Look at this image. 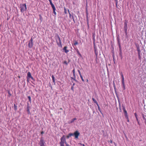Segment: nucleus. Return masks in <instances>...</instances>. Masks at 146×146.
<instances>
[{"instance_id":"nucleus-1","label":"nucleus","mask_w":146,"mask_h":146,"mask_svg":"<svg viewBox=\"0 0 146 146\" xmlns=\"http://www.w3.org/2000/svg\"><path fill=\"white\" fill-rule=\"evenodd\" d=\"M55 37L56 42L58 46L61 48L62 47V42L58 35L57 34L55 36Z\"/></svg>"},{"instance_id":"nucleus-2","label":"nucleus","mask_w":146,"mask_h":146,"mask_svg":"<svg viewBox=\"0 0 146 146\" xmlns=\"http://www.w3.org/2000/svg\"><path fill=\"white\" fill-rule=\"evenodd\" d=\"M67 143L65 138V135H63L60 138V146H64V144L65 143L66 144Z\"/></svg>"},{"instance_id":"nucleus-3","label":"nucleus","mask_w":146,"mask_h":146,"mask_svg":"<svg viewBox=\"0 0 146 146\" xmlns=\"http://www.w3.org/2000/svg\"><path fill=\"white\" fill-rule=\"evenodd\" d=\"M21 11L22 13L25 12L27 10L26 5L25 4H21L20 5Z\"/></svg>"},{"instance_id":"nucleus-4","label":"nucleus","mask_w":146,"mask_h":146,"mask_svg":"<svg viewBox=\"0 0 146 146\" xmlns=\"http://www.w3.org/2000/svg\"><path fill=\"white\" fill-rule=\"evenodd\" d=\"M33 39L32 38H31L30 40L29 41L28 44V46L30 48H31L33 47Z\"/></svg>"},{"instance_id":"nucleus-5","label":"nucleus","mask_w":146,"mask_h":146,"mask_svg":"<svg viewBox=\"0 0 146 146\" xmlns=\"http://www.w3.org/2000/svg\"><path fill=\"white\" fill-rule=\"evenodd\" d=\"M74 136H75V137L76 139H78V136L80 134V133L77 131H76L74 133H73Z\"/></svg>"},{"instance_id":"nucleus-6","label":"nucleus","mask_w":146,"mask_h":146,"mask_svg":"<svg viewBox=\"0 0 146 146\" xmlns=\"http://www.w3.org/2000/svg\"><path fill=\"white\" fill-rule=\"evenodd\" d=\"M27 78L28 79L31 78L32 80H34V78L31 76V73L30 72H28L27 73Z\"/></svg>"},{"instance_id":"nucleus-7","label":"nucleus","mask_w":146,"mask_h":146,"mask_svg":"<svg viewBox=\"0 0 146 146\" xmlns=\"http://www.w3.org/2000/svg\"><path fill=\"white\" fill-rule=\"evenodd\" d=\"M45 143L44 140L42 138L40 141L39 142V144L40 145V146H45L44 144Z\"/></svg>"},{"instance_id":"nucleus-8","label":"nucleus","mask_w":146,"mask_h":146,"mask_svg":"<svg viewBox=\"0 0 146 146\" xmlns=\"http://www.w3.org/2000/svg\"><path fill=\"white\" fill-rule=\"evenodd\" d=\"M67 48V46H65L63 49V50L64 51V52L66 53L69 52V50L66 49Z\"/></svg>"},{"instance_id":"nucleus-9","label":"nucleus","mask_w":146,"mask_h":146,"mask_svg":"<svg viewBox=\"0 0 146 146\" xmlns=\"http://www.w3.org/2000/svg\"><path fill=\"white\" fill-rule=\"evenodd\" d=\"M124 31L125 32V34L127 35V26H124Z\"/></svg>"},{"instance_id":"nucleus-10","label":"nucleus","mask_w":146,"mask_h":146,"mask_svg":"<svg viewBox=\"0 0 146 146\" xmlns=\"http://www.w3.org/2000/svg\"><path fill=\"white\" fill-rule=\"evenodd\" d=\"M76 119H77L76 118H74L73 119H72L70 122L69 121L68 122V123H72L75 120H76Z\"/></svg>"},{"instance_id":"nucleus-11","label":"nucleus","mask_w":146,"mask_h":146,"mask_svg":"<svg viewBox=\"0 0 146 146\" xmlns=\"http://www.w3.org/2000/svg\"><path fill=\"white\" fill-rule=\"evenodd\" d=\"M92 99L93 101H94V103L96 104V105L97 106H98V103L96 101V100L94 98H93Z\"/></svg>"},{"instance_id":"nucleus-12","label":"nucleus","mask_w":146,"mask_h":146,"mask_svg":"<svg viewBox=\"0 0 146 146\" xmlns=\"http://www.w3.org/2000/svg\"><path fill=\"white\" fill-rule=\"evenodd\" d=\"M76 51L77 52V54L80 56V57H82V55L80 53L79 50L78 49L76 50Z\"/></svg>"},{"instance_id":"nucleus-13","label":"nucleus","mask_w":146,"mask_h":146,"mask_svg":"<svg viewBox=\"0 0 146 146\" xmlns=\"http://www.w3.org/2000/svg\"><path fill=\"white\" fill-rule=\"evenodd\" d=\"M122 86H123V90H125V84H124V82H122Z\"/></svg>"},{"instance_id":"nucleus-14","label":"nucleus","mask_w":146,"mask_h":146,"mask_svg":"<svg viewBox=\"0 0 146 146\" xmlns=\"http://www.w3.org/2000/svg\"><path fill=\"white\" fill-rule=\"evenodd\" d=\"M123 110L124 113V114L127 113V111L125 110V107H123Z\"/></svg>"},{"instance_id":"nucleus-15","label":"nucleus","mask_w":146,"mask_h":146,"mask_svg":"<svg viewBox=\"0 0 146 146\" xmlns=\"http://www.w3.org/2000/svg\"><path fill=\"white\" fill-rule=\"evenodd\" d=\"M121 77L122 78V82H124V78L123 76V74L121 73Z\"/></svg>"},{"instance_id":"nucleus-16","label":"nucleus","mask_w":146,"mask_h":146,"mask_svg":"<svg viewBox=\"0 0 146 146\" xmlns=\"http://www.w3.org/2000/svg\"><path fill=\"white\" fill-rule=\"evenodd\" d=\"M118 45H119V48L120 49V50H121V45H120V43L119 40V39H118Z\"/></svg>"},{"instance_id":"nucleus-17","label":"nucleus","mask_w":146,"mask_h":146,"mask_svg":"<svg viewBox=\"0 0 146 146\" xmlns=\"http://www.w3.org/2000/svg\"><path fill=\"white\" fill-rule=\"evenodd\" d=\"M134 115H135V118H136V119L137 121H138V119L137 118V113H135Z\"/></svg>"},{"instance_id":"nucleus-18","label":"nucleus","mask_w":146,"mask_h":146,"mask_svg":"<svg viewBox=\"0 0 146 146\" xmlns=\"http://www.w3.org/2000/svg\"><path fill=\"white\" fill-rule=\"evenodd\" d=\"M13 107H14V110H15L16 111L17 110V106L15 104H14Z\"/></svg>"},{"instance_id":"nucleus-19","label":"nucleus","mask_w":146,"mask_h":146,"mask_svg":"<svg viewBox=\"0 0 146 146\" xmlns=\"http://www.w3.org/2000/svg\"><path fill=\"white\" fill-rule=\"evenodd\" d=\"M137 51H138V54L140 53L141 51L139 48V47H137Z\"/></svg>"},{"instance_id":"nucleus-20","label":"nucleus","mask_w":146,"mask_h":146,"mask_svg":"<svg viewBox=\"0 0 146 146\" xmlns=\"http://www.w3.org/2000/svg\"><path fill=\"white\" fill-rule=\"evenodd\" d=\"M27 111L28 113V114H31V112H30V108H27Z\"/></svg>"},{"instance_id":"nucleus-21","label":"nucleus","mask_w":146,"mask_h":146,"mask_svg":"<svg viewBox=\"0 0 146 146\" xmlns=\"http://www.w3.org/2000/svg\"><path fill=\"white\" fill-rule=\"evenodd\" d=\"M28 98L29 100V102L31 103V97L30 96H28Z\"/></svg>"},{"instance_id":"nucleus-22","label":"nucleus","mask_w":146,"mask_h":146,"mask_svg":"<svg viewBox=\"0 0 146 146\" xmlns=\"http://www.w3.org/2000/svg\"><path fill=\"white\" fill-rule=\"evenodd\" d=\"M124 115H125V117L127 119H128V116L127 114L126 113V114H124Z\"/></svg>"},{"instance_id":"nucleus-23","label":"nucleus","mask_w":146,"mask_h":146,"mask_svg":"<svg viewBox=\"0 0 146 146\" xmlns=\"http://www.w3.org/2000/svg\"><path fill=\"white\" fill-rule=\"evenodd\" d=\"M78 42L76 41H75L74 43V45H76L78 44Z\"/></svg>"},{"instance_id":"nucleus-24","label":"nucleus","mask_w":146,"mask_h":146,"mask_svg":"<svg viewBox=\"0 0 146 146\" xmlns=\"http://www.w3.org/2000/svg\"><path fill=\"white\" fill-rule=\"evenodd\" d=\"M71 79L75 81H76V82L77 81V80L76 79V77H74V78H73V77H71Z\"/></svg>"},{"instance_id":"nucleus-25","label":"nucleus","mask_w":146,"mask_h":146,"mask_svg":"<svg viewBox=\"0 0 146 146\" xmlns=\"http://www.w3.org/2000/svg\"><path fill=\"white\" fill-rule=\"evenodd\" d=\"M27 108H30V107L29 106V104L28 103H27Z\"/></svg>"},{"instance_id":"nucleus-26","label":"nucleus","mask_w":146,"mask_h":146,"mask_svg":"<svg viewBox=\"0 0 146 146\" xmlns=\"http://www.w3.org/2000/svg\"><path fill=\"white\" fill-rule=\"evenodd\" d=\"M64 13H65V14H67V10H66V8H64Z\"/></svg>"},{"instance_id":"nucleus-27","label":"nucleus","mask_w":146,"mask_h":146,"mask_svg":"<svg viewBox=\"0 0 146 146\" xmlns=\"http://www.w3.org/2000/svg\"><path fill=\"white\" fill-rule=\"evenodd\" d=\"M98 106V109L100 111V112L101 113V110H100V107H99V104H98V106Z\"/></svg>"},{"instance_id":"nucleus-28","label":"nucleus","mask_w":146,"mask_h":146,"mask_svg":"<svg viewBox=\"0 0 146 146\" xmlns=\"http://www.w3.org/2000/svg\"><path fill=\"white\" fill-rule=\"evenodd\" d=\"M50 5H51L52 7L54 6V5L52 3V2H50Z\"/></svg>"},{"instance_id":"nucleus-29","label":"nucleus","mask_w":146,"mask_h":146,"mask_svg":"<svg viewBox=\"0 0 146 146\" xmlns=\"http://www.w3.org/2000/svg\"><path fill=\"white\" fill-rule=\"evenodd\" d=\"M50 5H51L52 7L54 6V5L52 3V2H50Z\"/></svg>"},{"instance_id":"nucleus-30","label":"nucleus","mask_w":146,"mask_h":146,"mask_svg":"<svg viewBox=\"0 0 146 146\" xmlns=\"http://www.w3.org/2000/svg\"><path fill=\"white\" fill-rule=\"evenodd\" d=\"M80 76V77L81 78L82 81L83 82H84V80L83 79L82 75H81Z\"/></svg>"},{"instance_id":"nucleus-31","label":"nucleus","mask_w":146,"mask_h":146,"mask_svg":"<svg viewBox=\"0 0 146 146\" xmlns=\"http://www.w3.org/2000/svg\"><path fill=\"white\" fill-rule=\"evenodd\" d=\"M124 26H127V22L125 21L124 24Z\"/></svg>"},{"instance_id":"nucleus-32","label":"nucleus","mask_w":146,"mask_h":146,"mask_svg":"<svg viewBox=\"0 0 146 146\" xmlns=\"http://www.w3.org/2000/svg\"><path fill=\"white\" fill-rule=\"evenodd\" d=\"M56 10V9H55V10H53V13L55 15H56V12H55V10Z\"/></svg>"},{"instance_id":"nucleus-33","label":"nucleus","mask_w":146,"mask_h":146,"mask_svg":"<svg viewBox=\"0 0 146 146\" xmlns=\"http://www.w3.org/2000/svg\"><path fill=\"white\" fill-rule=\"evenodd\" d=\"M69 135L70 136H74L73 133H69Z\"/></svg>"},{"instance_id":"nucleus-34","label":"nucleus","mask_w":146,"mask_h":146,"mask_svg":"<svg viewBox=\"0 0 146 146\" xmlns=\"http://www.w3.org/2000/svg\"><path fill=\"white\" fill-rule=\"evenodd\" d=\"M143 119L145 120V122L146 123V119L145 118V116H144V115H143Z\"/></svg>"},{"instance_id":"nucleus-35","label":"nucleus","mask_w":146,"mask_h":146,"mask_svg":"<svg viewBox=\"0 0 146 146\" xmlns=\"http://www.w3.org/2000/svg\"><path fill=\"white\" fill-rule=\"evenodd\" d=\"M78 71L79 73L80 76L81 75H81V72H80V70H78Z\"/></svg>"},{"instance_id":"nucleus-36","label":"nucleus","mask_w":146,"mask_h":146,"mask_svg":"<svg viewBox=\"0 0 146 146\" xmlns=\"http://www.w3.org/2000/svg\"><path fill=\"white\" fill-rule=\"evenodd\" d=\"M138 57L139 59H141V57L140 55V53L138 54Z\"/></svg>"},{"instance_id":"nucleus-37","label":"nucleus","mask_w":146,"mask_h":146,"mask_svg":"<svg viewBox=\"0 0 146 146\" xmlns=\"http://www.w3.org/2000/svg\"><path fill=\"white\" fill-rule=\"evenodd\" d=\"M51 77L52 79V80H55L54 77L53 75H52Z\"/></svg>"},{"instance_id":"nucleus-38","label":"nucleus","mask_w":146,"mask_h":146,"mask_svg":"<svg viewBox=\"0 0 146 146\" xmlns=\"http://www.w3.org/2000/svg\"><path fill=\"white\" fill-rule=\"evenodd\" d=\"M64 64L66 65L68 64V63L66 61H64Z\"/></svg>"},{"instance_id":"nucleus-39","label":"nucleus","mask_w":146,"mask_h":146,"mask_svg":"<svg viewBox=\"0 0 146 146\" xmlns=\"http://www.w3.org/2000/svg\"><path fill=\"white\" fill-rule=\"evenodd\" d=\"M68 12L69 14L70 17H71V14L70 13V12H69V10L68 9Z\"/></svg>"},{"instance_id":"nucleus-40","label":"nucleus","mask_w":146,"mask_h":146,"mask_svg":"<svg viewBox=\"0 0 146 146\" xmlns=\"http://www.w3.org/2000/svg\"><path fill=\"white\" fill-rule=\"evenodd\" d=\"M52 8L53 9V10H55V9H56V8H55V7L54 6L52 7Z\"/></svg>"},{"instance_id":"nucleus-41","label":"nucleus","mask_w":146,"mask_h":146,"mask_svg":"<svg viewBox=\"0 0 146 146\" xmlns=\"http://www.w3.org/2000/svg\"><path fill=\"white\" fill-rule=\"evenodd\" d=\"M71 89L73 91H74V86H72L71 88Z\"/></svg>"},{"instance_id":"nucleus-42","label":"nucleus","mask_w":146,"mask_h":146,"mask_svg":"<svg viewBox=\"0 0 146 146\" xmlns=\"http://www.w3.org/2000/svg\"><path fill=\"white\" fill-rule=\"evenodd\" d=\"M70 137V136L69 135V134L67 136V137L68 139Z\"/></svg>"},{"instance_id":"nucleus-43","label":"nucleus","mask_w":146,"mask_h":146,"mask_svg":"<svg viewBox=\"0 0 146 146\" xmlns=\"http://www.w3.org/2000/svg\"><path fill=\"white\" fill-rule=\"evenodd\" d=\"M95 53L96 55L97 56V55H98V53L97 52H96V50H95Z\"/></svg>"},{"instance_id":"nucleus-44","label":"nucleus","mask_w":146,"mask_h":146,"mask_svg":"<svg viewBox=\"0 0 146 146\" xmlns=\"http://www.w3.org/2000/svg\"><path fill=\"white\" fill-rule=\"evenodd\" d=\"M52 80L53 82L54 83V84H55V80Z\"/></svg>"},{"instance_id":"nucleus-45","label":"nucleus","mask_w":146,"mask_h":146,"mask_svg":"<svg viewBox=\"0 0 146 146\" xmlns=\"http://www.w3.org/2000/svg\"><path fill=\"white\" fill-rule=\"evenodd\" d=\"M72 72H73V74L74 73H75V70H74V69L73 70Z\"/></svg>"},{"instance_id":"nucleus-46","label":"nucleus","mask_w":146,"mask_h":146,"mask_svg":"<svg viewBox=\"0 0 146 146\" xmlns=\"http://www.w3.org/2000/svg\"><path fill=\"white\" fill-rule=\"evenodd\" d=\"M66 146H70L68 145V144L67 143V144H66Z\"/></svg>"},{"instance_id":"nucleus-47","label":"nucleus","mask_w":146,"mask_h":146,"mask_svg":"<svg viewBox=\"0 0 146 146\" xmlns=\"http://www.w3.org/2000/svg\"><path fill=\"white\" fill-rule=\"evenodd\" d=\"M73 76H74V77H76L75 73L73 74Z\"/></svg>"},{"instance_id":"nucleus-48","label":"nucleus","mask_w":146,"mask_h":146,"mask_svg":"<svg viewBox=\"0 0 146 146\" xmlns=\"http://www.w3.org/2000/svg\"><path fill=\"white\" fill-rule=\"evenodd\" d=\"M39 16L40 17V19H41V18H42L41 16L40 15H39Z\"/></svg>"},{"instance_id":"nucleus-49","label":"nucleus","mask_w":146,"mask_h":146,"mask_svg":"<svg viewBox=\"0 0 146 146\" xmlns=\"http://www.w3.org/2000/svg\"><path fill=\"white\" fill-rule=\"evenodd\" d=\"M29 79L27 78V81L28 82H29Z\"/></svg>"},{"instance_id":"nucleus-50","label":"nucleus","mask_w":146,"mask_h":146,"mask_svg":"<svg viewBox=\"0 0 146 146\" xmlns=\"http://www.w3.org/2000/svg\"><path fill=\"white\" fill-rule=\"evenodd\" d=\"M44 133V132L43 131H42V132H41V134H43Z\"/></svg>"},{"instance_id":"nucleus-51","label":"nucleus","mask_w":146,"mask_h":146,"mask_svg":"<svg viewBox=\"0 0 146 146\" xmlns=\"http://www.w3.org/2000/svg\"><path fill=\"white\" fill-rule=\"evenodd\" d=\"M137 122H138V124H139V125H140V124H139V120H138V121H137Z\"/></svg>"},{"instance_id":"nucleus-52","label":"nucleus","mask_w":146,"mask_h":146,"mask_svg":"<svg viewBox=\"0 0 146 146\" xmlns=\"http://www.w3.org/2000/svg\"><path fill=\"white\" fill-rule=\"evenodd\" d=\"M48 1H49L50 3V2H52V0H48Z\"/></svg>"},{"instance_id":"nucleus-53","label":"nucleus","mask_w":146,"mask_h":146,"mask_svg":"<svg viewBox=\"0 0 146 146\" xmlns=\"http://www.w3.org/2000/svg\"><path fill=\"white\" fill-rule=\"evenodd\" d=\"M72 18L73 19V21H74V19L73 16H72Z\"/></svg>"},{"instance_id":"nucleus-54","label":"nucleus","mask_w":146,"mask_h":146,"mask_svg":"<svg viewBox=\"0 0 146 146\" xmlns=\"http://www.w3.org/2000/svg\"><path fill=\"white\" fill-rule=\"evenodd\" d=\"M75 85V83H73V85H72V86H74Z\"/></svg>"},{"instance_id":"nucleus-55","label":"nucleus","mask_w":146,"mask_h":146,"mask_svg":"<svg viewBox=\"0 0 146 146\" xmlns=\"http://www.w3.org/2000/svg\"><path fill=\"white\" fill-rule=\"evenodd\" d=\"M119 51H120V53H121V50H120V49H119Z\"/></svg>"},{"instance_id":"nucleus-56","label":"nucleus","mask_w":146,"mask_h":146,"mask_svg":"<svg viewBox=\"0 0 146 146\" xmlns=\"http://www.w3.org/2000/svg\"><path fill=\"white\" fill-rule=\"evenodd\" d=\"M86 80H87V82H88V79H87Z\"/></svg>"},{"instance_id":"nucleus-57","label":"nucleus","mask_w":146,"mask_h":146,"mask_svg":"<svg viewBox=\"0 0 146 146\" xmlns=\"http://www.w3.org/2000/svg\"><path fill=\"white\" fill-rule=\"evenodd\" d=\"M82 146H85V145H84V144H83V145H82Z\"/></svg>"},{"instance_id":"nucleus-58","label":"nucleus","mask_w":146,"mask_h":146,"mask_svg":"<svg viewBox=\"0 0 146 146\" xmlns=\"http://www.w3.org/2000/svg\"><path fill=\"white\" fill-rule=\"evenodd\" d=\"M127 119V121L129 122V119L128 118V119Z\"/></svg>"},{"instance_id":"nucleus-59","label":"nucleus","mask_w":146,"mask_h":146,"mask_svg":"<svg viewBox=\"0 0 146 146\" xmlns=\"http://www.w3.org/2000/svg\"><path fill=\"white\" fill-rule=\"evenodd\" d=\"M60 109L61 110H62V108H60Z\"/></svg>"},{"instance_id":"nucleus-60","label":"nucleus","mask_w":146,"mask_h":146,"mask_svg":"<svg viewBox=\"0 0 146 146\" xmlns=\"http://www.w3.org/2000/svg\"><path fill=\"white\" fill-rule=\"evenodd\" d=\"M9 94H10V95H11V94H10V93L9 92Z\"/></svg>"},{"instance_id":"nucleus-61","label":"nucleus","mask_w":146,"mask_h":146,"mask_svg":"<svg viewBox=\"0 0 146 146\" xmlns=\"http://www.w3.org/2000/svg\"><path fill=\"white\" fill-rule=\"evenodd\" d=\"M58 43H59V40H58Z\"/></svg>"}]
</instances>
